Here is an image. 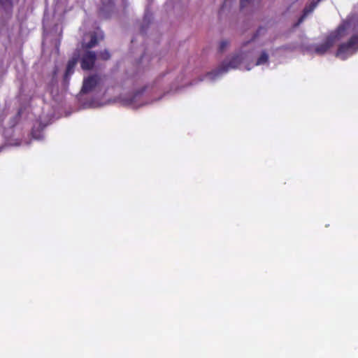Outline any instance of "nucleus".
<instances>
[{"label": "nucleus", "instance_id": "nucleus-16", "mask_svg": "<svg viewBox=\"0 0 358 358\" xmlns=\"http://www.w3.org/2000/svg\"><path fill=\"white\" fill-rule=\"evenodd\" d=\"M265 31L266 29L264 27H260L252 36L251 41H254L255 38L258 37L259 35L264 34Z\"/></svg>", "mask_w": 358, "mask_h": 358}, {"label": "nucleus", "instance_id": "nucleus-22", "mask_svg": "<svg viewBox=\"0 0 358 358\" xmlns=\"http://www.w3.org/2000/svg\"><path fill=\"white\" fill-rule=\"evenodd\" d=\"M2 12H0V13H1Z\"/></svg>", "mask_w": 358, "mask_h": 358}, {"label": "nucleus", "instance_id": "nucleus-8", "mask_svg": "<svg viewBox=\"0 0 358 358\" xmlns=\"http://www.w3.org/2000/svg\"><path fill=\"white\" fill-rule=\"evenodd\" d=\"M241 63V59L238 55L234 56L227 64H223L221 67L222 72H226L230 69L237 68Z\"/></svg>", "mask_w": 358, "mask_h": 358}, {"label": "nucleus", "instance_id": "nucleus-9", "mask_svg": "<svg viewBox=\"0 0 358 358\" xmlns=\"http://www.w3.org/2000/svg\"><path fill=\"white\" fill-rule=\"evenodd\" d=\"M320 0H317V1H312L309 5L306 6L303 10V14L302 15L299 17V19L298 20V22L296 24V26H298L299 25L303 20L306 17V16L310 13L311 12L313 11V10L315 8V7L317 6L318 2L320 1Z\"/></svg>", "mask_w": 358, "mask_h": 358}, {"label": "nucleus", "instance_id": "nucleus-11", "mask_svg": "<svg viewBox=\"0 0 358 358\" xmlns=\"http://www.w3.org/2000/svg\"><path fill=\"white\" fill-rule=\"evenodd\" d=\"M12 8L13 3L10 0H0V12L8 16L11 14Z\"/></svg>", "mask_w": 358, "mask_h": 358}, {"label": "nucleus", "instance_id": "nucleus-12", "mask_svg": "<svg viewBox=\"0 0 358 358\" xmlns=\"http://www.w3.org/2000/svg\"><path fill=\"white\" fill-rule=\"evenodd\" d=\"M114 8V0H102L101 11L108 16Z\"/></svg>", "mask_w": 358, "mask_h": 358}, {"label": "nucleus", "instance_id": "nucleus-19", "mask_svg": "<svg viewBox=\"0 0 358 358\" xmlns=\"http://www.w3.org/2000/svg\"><path fill=\"white\" fill-rule=\"evenodd\" d=\"M146 59H147L146 55H142V57L140 59V63H143L144 61Z\"/></svg>", "mask_w": 358, "mask_h": 358}, {"label": "nucleus", "instance_id": "nucleus-15", "mask_svg": "<svg viewBox=\"0 0 358 358\" xmlns=\"http://www.w3.org/2000/svg\"><path fill=\"white\" fill-rule=\"evenodd\" d=\"M99 57L103 60H108L110 57V55L107 50H104L103 51L100 52Z\"/></svg>", "mask_w": 358, "mask_h": 358}, {"label": "nucleus", "instance_id": "nucleus-10", "mask_svg": "<svg viewBox=\"0 0 358 358\" xmlns=\"http://www.w3.org/2000/svg\"><path fill=\"white\" fill-rule=\"evenodd\" d=\"M45 127L41 122H37L34 124L31 131L32 138L35 140H42L43 138V130Z\"/></svg>", "mask_w": 358, "mask_h": 358}, {"label": "nucleus", "instance_id": "nucleus-14", "mask_svg": "<svg viewBox=\"0 0 358 358\" xmlns=\"http://www.w3.org/2000/svg\"><path fill=\"white\" fill-rule=\"evenodd\" d=\"M268 55L267 54V52L266 51H263L261 53L260 56L258 57L255 64L257 66L265 64L268 62Z\"/></svg>", "mask_w": 358, "mask_h": 358}, {"label": "nucleus", "instance_id": "nucleus-1", "mask_svg": "<svg viewBox=\"0 0 358 358\" xmlns=\"http://www.w3.org/2000/svg\"><path fill=\"white\" fill-rule=\"evenodd\" d=\"M105 93L106 90L103 88L100 77L98 75H92L83 79V86L77 99L84 108H94L101 106V103L94 99L85 102L84 96L88 94H94L99 96L100 95L103 96Z\"/></svg>", "mask_w": 358, "mask_h": 358}, {"label": "nucleus", "instance_id": "nucleus-21", "mask_svg": "<svg viewBox=\"0 0 358 358\" xmlns=\"http://www.w3.org/2000/svg\"><path fill=\"white\" fill-rule=\"evenodd\" d=\"M56 73H57V70H55V71H54V74H56Z\"/></svg>", "mask_w": 358, "mask_h": 358}, {"label": "nucleus", "instance_id": "nucleus-3", "mask_svg": "<svg viewBox=\"0 0 358 358\" xmlns=\"http://www.w3.org/2000/svg\"><path fill=\"white\" fill-rule=\"evenodd\" d=\"M358 50V34L352 35L346 42L341 43L337 50L336 56L340 57L348 53H354Z\"/></svg>", "mask_w": 358, "mask_h": 358}, {"label": "nucleus", "instance_id": "nucleus-13", "mask_svg": "<svg viewBox=\"0 0 358 358\" xmlns=\"http://www.w3.org/2000/svg\"><path fill=\"white\" fill-rule=\"evenodd\" d=\"M151 20H152V15L148 12L145 13L144 15V17H143V24L141 25V31L142 34H144L145 32V29L150 24Z\"/></svg>", "mask_w": 358, "mask_h": 358}, {"label": "nucleus", "instance_id": "nucleus-6", "mask_svg": "<svg viewBox=\"0 0 358 358\" xmlns=\"http://www.w3.org/2000/svg\"><path fill=\"white\" fill-rule=\"evenodd\" d=\"M334 43V38L329 36L322 43L315 46V52L320 55H324L333 46Z\"/></svg>", "mask_w": 358, "mask_h": 358}, {"label": "nucleus", "instance_id": "nucleus-17", "mask_svg": "<svg viewBox=\"0 0 358 358\" xmlns=\"http://www.w3.org/2000/svg\"><path fill=\"white\" fill-rule=\"evenodd\" d=\"M229 45V41H222L220 44V51L223 52L225 48Z\"/></svg>", "mask_w": 358, "mask_h": 358}, {"label": "nucleus", "instance_id": "nucleus-5", "mask_svg": "<svg viewBox=\"0 0 358 358\" xmlns=\"http://www.w3.org/2000/svg\"><path fill=\"white\" fill-rule=\"evenodd\" d=\"M96 59V55L94 51H85L80 59L81 68L85 71L92 69L94 67Z\"/></svg>", "mask_w": 358, "mask_h": 358}, {"label": "nucleus", "instance_id": "nucleus-2", "mask_svg": "<svg viewBox=\"0 0 358 358\" xmlns=\"http://www.w3.org/2000/svg\"><path fill=\"white\" fill-rule=\"evenodd\" d=\"M155 92L156 90L154 87L145 86L136 91L132 94L124 97L122 101L127 106L133 108H138L160 100L162 96L157 97L155 96Z\"/></svg>", "mask_w": 358, "mask_h": 358}, {"label": "nucleus", "instance_id": "nucleus-20", "mask_svg": "<svg viewBox=\"0 0 358 358\" xmlns=\"http://www.w3.org/2000/svg\"><path fill=\"white\" fill-rule=\"evenodd\" d=\"M6 148H7V146H6V145H2V146H0V152H1L3 150L6 149Z\"/></svg>", "mask_w": 358, "mask_h": 358}, {"label": "nucleus", "instance_id": "nucleus-7", "mask_svg": "<svg viewBox=\"0 0 358 358\" xmlns=\"http://www.w3.org/2000/svg\"><path fill=\"white\" fill-rule=\"evenodd\" d=\"M103 38V33L99 29H97L90 34V41L87 43H83V47L90 49L96 45L98 41Z\"/></svg>", "mask_w": 358, "mask_h": 358}, {"label": "nucleus", "instance_id": "nucleus-4", "mask_svg": "<svg viewBox=\"0 0 358 358\" xmlns=\"http://www.w3.org/2000/svg\"><path fill=\"white\" fill-rule=\"evenodd\" d=\"M79 58H80V52H79L78 50H76L74 52L71 59L68 62V64L66 66V69L65 73L64 75V78H63V85H64V88H67L69 85L71 76L74 73V69H75V67L77 64V62H78Z\"/></svg>", "mask_w": 358, "mask_h": 358}, {"label": "nucleus", "instance_id": "nucleus-18", "mask_svg": "<svg viewBox=\"0 0 358 358\" xmlns=\"http://www.w3.org/2000/svg\"><path fill=\"white\" fill-rule=\"evenodd\" d=\"M24 144H27L28 145V143L27 142H22V141H17V143H15V144H13V145H16V146H20V145H22Z\"/></svg>", "mask_w": 358, "mask_h": 358}]
</instances>
